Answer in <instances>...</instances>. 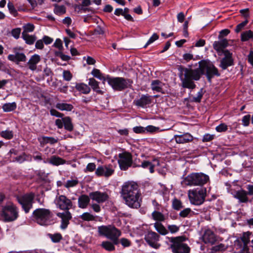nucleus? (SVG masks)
<instances>
[{
  "instance_id": "f257e3e1",
  "label": "nucleus",
  "mask_w": 253,
  "mask_h": 253,
  "mask_svg": "<svg viewBox=\"0 0 253 253\" xmlns=\"http://www.w3.org/2000/svg\"><path fill=\"white\" fill-rule=\"evenodd\" d=\"M199 68L192 69L191 66L185 68L182 66L178 67L179 77L182 86L184 88L193 89L196 87L194 81H199L202 75H206L208 81L211 82L214 77H219L220 74L218 69L209 60H202L199 62Z\"/></svg>"
},
{
  "instance_id": "f03ea898",
  "label": "nucleus",
  "mask_w": 253,
  "mask_h": 253,
  "mask_svg": "<svg viewBox=\"0 0 253 253\" xmlns=\"http://www.w3.org/2000/svg\"><path fill=\"white\" fill-rule=\"evenodd\" d=\"M121 196L129 207L138 209L141 206V193L138 185L133 182H126L122 186Z\"/></svg>"
},
{
  "instance_id": "7ed1b4c3",
  "label": "nucleus",
  "mask_w": 253,
  "mask_h": 253,
  "mask_svg": "<svg viewBox=\"0 0 253 253\" xmlns=\"http://www.w3.org/2000/svg\"><path fill=\"white\" fill-rule=\"evenodd\" d=\"M54 214L49 210L45 208H38L34 210L32 218L38 224L42 226H48L54 223Z\"/></svg>"
},
{
  "instance_id": "20e7f679",
  "label": "nucleus",
  "mask_w": 253,
  "mask_h": 253,
  "mask_svg": "<svg viewBox=\"0 0 253 253\" xmlns=\"http://www.w3.org/2000/svg\"><path fill=\"white\" fill-rule=\"evenodd\" d=\"M209 180L208 175L202 172H193L183 178L181 184L183 186H203Z\"/></svg>"
},
{
  "instance_id": "39448f33",
  "label": "nucleus",
  "mask_w": 253,
  "mask_h": 253,
  "mask_svg": "<svg viewBox=\"0 0 253 253\" xmlns=\"http://www.w3.org/2000/svg\"><path fill=\"white\" fill-rule=\"evenodd\" d=\"M98 233L99 235L111 240L114 244H119V238L121 235V231L115 226L111 225L98 226Z\"/></svg>"
},
{
  "instance_id": "423d86ee",
  "label": "nucleus",
  "mask_w": 253,
  "mask_h": 253,
  "mask_svg": "<svg viewBox=\"0 0 253 253\" xmlns=\"http://www.w3.org/2000/svg\"><path fill=\"white\" fill-rule=\"evenodd\" d=\"M0 216L5 222H12L19 217V209L13 203L2 207Z\"/></svg>"
},
{
  "instance_id": "0eeeda50",
  "label": "nucleus",
  "mask_w": 253,
  "mask_h": 253,
  "mask_svg": "<svg viewBox=\"0 0 253 253\" xmlns=\"http://www.w3.org/2000/svg\"><path fill=\"white\" fill-rule=\"evenodd\" d=\"M187 238L185 236H178L169 238L171 243L170 248L173 253H190V248L184 241Z\"/></svg>"
},
{
  "instance_id": "6e6552de",
  "label": "nucleus",
  "mask_w": 253,
  "mask_h": 253,
  "mask_svg": "<svg viewBox=\"0 0 253 253\" xmlns=\"http://www.w3.org/2000/svg\"><path fill=\"white\" fill-rule=\"evenodd\" d=\"M35 197V193L30 192L23 195L16 196V200L21 206L22 210L27 214L33 208Z\"/></svg>"
},
{
  "instance_id": "1a4fd4ad",
  "label": "nucleus",
  "mask_w": 253,
  "mask_h": 253,
  "mask_svg": "<svg viewBox=\"0 0 253 253\" xmlns=\"http://www.w3.org/2000/svg\"><path fill=\"white\" fill-rule=\"evenodd\" d=\"M207 195V189L202 187L190 190L188 196L190 203L195 205H201L204 203Z\"/></svg>"
},
{
  "instance_id": "9d476101",
  "label": "nucleus",
  "mask_w": 253,
  "mask_h": 253,
  "mask_svg": "<svg viewBox=\"0 0 253 253\" xmlns=\"http://www.w3.org/2000/svg\"><path fill=\"white\" fill-rule=\"evenodd\" d=\"M106 81L108 84L115 90L122 91L128 87V84H131L132 81L130 79H126L122 77L111 78L106 77Z\"/></svg>"
},
{
  "instance_id": "9b49d317",
  "label": "nucleus",
  "mask_w": 253,
  "mask_h": 253,
  "mask_svg": "<svg viewBox=\"0 0 253 253\" xmlns=\"http://www.w3.org/2000/svg\"><path fill=\"white\" fill-rule=\"evenodd\" d=\"M118 163L122 170H126L131 167L134 168V160H133L132 154L127 151L118 154Z\"/></svg>"
},
{
  "instance_id": "f8f14e48",
  "label": "nucleus",
  "mask_w": 253,
  "mask_h": 253,
  "mask_svg": "<svg viewBox=\"0 0 253 253\" xmlns=\"http://www.w3.org/2000/svg\"><path fill=\"white\" fill-rule=\"evenodd\" d=\"M54 203L57 208L66 211H69L70 209L72 208L73 206L71 200L63 195L57 196L55 199Z\"/></svg>"
},
{
  "instance_id": "ddd939ff",
  "label": "nucleus",
  "mask_w": 253,
  "mask_h": 253,
  "mask_svg": "<svg viewBox=\"0 0 253 253\" xmlns=\"http://www.w3.org/2000/svg\"><path fill=\"white\" fill-rule=\"evenodd\" d=\"M160 161L158 158L154 157L150 162L147 160H144L142 162L137 163L136 160H134V168L142 167L143 169H149L150 173L154 172V168L156 166H160Z\"/></svg>"
},
{
  "instance_id": "4468645a",
  "label": "nucleus",
  "mask_w": 253,
  "mask_h": 253,
  "mask_svg": "<svg viewBox=\"0 0 253 253\" xmlns=\"http://www.w3.org/2000/svg\"><path fill=\"white\" fill-rule=\"evenodd\" d=\"M160 235L152 231H148L145 235L144 239L147 243L152 248L157 249L161 245L159 243Z\"/></svg>"
},
{
  "instance_id": "2eb2a0df",
  "label": "nucleus",
  "mask_w": 253,
  "mask_h": 253,
  "mask_svg": "<svg viewBox=\"0 0 253 253\" xmlns=\"http://www.w3.org/2000/svg\"><path fill=\"white\" fill-rule=\"evenodd\" d=\"M115 172V169L112 164H108L100 166L96 169L95 174L98 176H104L109 177Z\"/></svg>"
},
{
  "instance_id": "dca6fc26",
  "label": "nucleus",
  "mask_w": 253,
  "mask_h": 253,
  "mask_svg": "<svg viewBox=\"0 0 253 253\" xmlns=\"http://www.w3.org/2000/svg\"><path fill=\"white\" fill-rule=\"evenodd\" d=\"M247 189L248 190V192L244 190L235 191L234 194V197L238 199L241 203H246L248 202V198L247 195L253 194V185H248Z\"/></svg>"
},
{
  "instance_id": "f3484780",
  "label": "nucleus",
  "mask_w": 253,
  "mask_h": 253,
  "mask_svg": "<svg viewBox=\"0 0 253 253\" xmlns=\"http://www.w3.org/2000/svg\"><path fill=\"white\" fill-rule=\"evenodd\" d=\"M224 57L220 60L219 67L222 70H226L228 67L234 65V60L232 58V53L228 50L223 51Z\"/></svg>"
},
{
  "instance_id": "a211bd4d",
  "label": "nucleus",
  "mask_w": 253,
  "mask_h": 253,
  "mask_svg": "<svg viewBox=\"0 0 253 253\" xmlns=\"http://www.w3.org/2000/svg\"><path fill=\"white\" fill-rule=\"evenodd\" d=\"M89 197L98 204L103 203L108 201L109 198V196L106 192H101L99 191L89 193Z\"/></svg>"
},
{
  "instance_id": "6ab92c4d",
  "label": "nucleus",
  "mask_w": 253,
  "mask_h": 253,
  "mask_svg": "<svg viewBox=\"0 0 253 253\" xmlns=\"http://www.w3.org/2000/svg\"><path fill=\"white\" fill-rule=\"evenodd\" d=\"M14 54H9L7 56L9 60L18 64L20 62H25L26 56L24 53L19 52L17 48H14L13 49Z\"/></svg>"
},
{
  "instance_id": "aec40b11",
  "label": "nucleus",
  "mask_w": 253,
  "mask_h": 253,
  "mask_svg": "<svg viewBox=\"0 0 253 253\" xmlns=\"http://www.w3.org/2000/svg\"><path fill=\"white\" fill-rule=\"evenodd\" d=\"M152 97L148 94H143L139 99H135L133 103L137 106L144 108L152 103Z\"/></svg>"
},
{
  "instance_id": "412c9836",
  "label": "nucleus",
  "mask_w": 253,
  "mask_h": 253,
  "mask_svg": "<svg viewBox=\"0 0 253 253\" xmlns=\"http://www.w3.org/2000/svg\"><path fill=\"white\" fill-rule=\"evenodd\" d=\"M174 139L177 143L184 144L192 142L193 140V136L187 132L180 135H175Z\"/></svg>"
},
{
  "instance_id": "4be33fe9",
  "label": "nucleus",
  "mask_w": 253,
  "mask_h": 253,
  "mask_svg": "<svg viewBox=\"0 0 253 253\" xmlns=\"http://www.w3.org/2000/svg\"><path fill=\"white\" fill-rule=\"evenodd\" d=\"M203 240L205 244L213 245L217 241V238L213 232L208 229L205 231L203 236Z\"/></svg>"
},
{
  "instance_id": "5701e85b",
  "label": "nucleus",
  "mask_w": 253,
  "mask_h": 253,
  "mask_svg": "<svg viewBox=\"0 0 253 253\" xmlns=\"http://www.w3.org/2000/svg\"><path fill=\"white\" fill-rule=\"evenodd\" d=\"M57 216L61 218V228L66 229L69 223V220L72 218L71 213L69 211L62 213L58 212Z\"/></svg>"
},
{
  "instance_id": "b1692460",
  "label": "nucleus",
  "mask_w": 253,
  "mask_h": 253,
  "mask_svg": "<svg viewBox=\"0 0 253 253\" xmlns=\"http://www.w3.org/2000/svg\"><path fill=\"white\" fill-rule=\"evenodd\" d=\"M41 61V57L38 54L32 55L27 62L29 69L35 71L37 69V65Z\"/></svg>"
},
{
  "instance_id": "393cba45",
  "label": "nucleus",
  "mask_w": 253,
  "mask_h": 253,
  "mask_svg": "<svg viewBox=\"0 0 253 253\" xmlns=\"http://www.w3.org/2000/svg\"><path fill=\"white\" fill-rule=\"evenodd\" d=\"M228 45V41L225 39H222L219 41H215L213 44V48L217 52L222 51L223 52L224 48Z\"/></svg>"
},
{
  "instance_id": "a878e982",
  "label": "nucleus",
  "mask_w": 253,
  "mask_h": 253,
  "mask_svg": "<svg viewBox=\"0 0 253 253\" xmlns=\"http://www.w3.org/2000/svg\"><path fill=\"white\" fill-rule=\"evenodd\" d=\"M89 195L85 194L81 195L78 198V206L81 209H85L88 206L90 202Z\"/></svg>"
},
{
  "instance_id": "bb28decb",
  "label": "nucleus",
  "mask_w": 253,
  "mask_h": 253,
  "mask_svg": "<svg viewBox=\"0 0 253 253\" xmlns=\"http://www.w3.org/2000/svg\"><path fill=\"white\" fill-rule=\"evenodd\" d=\"M164 85V84L159 80H155L152 81L151 87V89L153 91H156L158 92H162L164 93L163 92V86Z\"/></svg>"
},
{
  "instance_id": "cd10ccee",
  "label": "nucleus",
  "mask_w": 253,
  "mask_h": 253,
  "mask_svg": "<svg viewBox=\"0 0 253 253\" xmlns=\"http://www.w3.org/2000/svg\"><path fill=\"white\" fill-rule=\"evenodd\" d=\"M152 218L156 222H161L165 221L168 218V216H166L160 211H154L151 214Z\"/></svg>"
},
{
  "instance_id": "c85d7f7f",
  "label": "nucleus",
  "mask_w": 253,
  "mask_h": 253,
  "mask_svg": "<svg viewBox=\"0 0 253 253\" xmlns=\"http://www.w3.org/2000/svg\"><path fill=\"white\" fill-rule=\"evenodd\" d=\"M75 88L82 93L87 94L90 91V88L88 85L84 83H76Z\"/></svg>"
},
{
  "instance_id": "c756f323",
  "label": "nucleus",
  "mask_w": 253,
  "mask_h": 253,
  "mask_svg": "<svg viewBox=\"0 0 253 253\" xmlns=\"http://www.w3.org/2000/svg\"><path fill=\"white\" fill-rule=\"evenodd\" d=\"M88 84L90 85L93 91L99 94H103L104 91L100 90L99 86V83L96 81L94 78H90L89 79Z\"/></svg>"
},
{
  "instance_id": "7c9ffc66",
  "label": "nucleus",
  "mask_w": 253,
  "mask_h": 253,
  "mask_svg": "<svg viewBox=\"0 0 253 253\" xmlns=\"http://www.w3.org/2000/svg\"><path fill=\"white\" fill-rule=\"evenodd\" d=\"M49 163L54 166L64 165L66 163V160L55 155L52 156L48 161Z\"/></svg>"
},
{
  "instance_id": "2f4dec72",
  "label": "nucleus",
  "mask_w": 253,
  "mask_h": 253,
  "mask_svg": "<svg viewBox=\"0 0 253 253\" xmlns=\"http://www.w3.org/2000/svg\"><path fill=\"white\" fill-rule=\"evenodd\" d=\"M41 145H44L47 143L54 144L58 142V139H56L52 137L42 136L41 138H38Z\"/></svg>"
},
{
  "instance_id": "473e14b6",
  "label": "nucleus",
  "mask_w": 253,
  "mask_h": 253,
  "mask_svg": "<svg viewBox=\"0 0 253 253\" xmlns=\"http://www.w3.org/2000/svg\"><path fill=\"white\" fill-rule=\"evenodd\" d=\"M22 37L26 43L29 45L34 44L37 40V37L35 35H30L28 33H26L25 32H22Z\"/></svg>"
},
{
  "instance_id": "72a5a7b5",
  "label": "nucleus",
  "mask_w": 253,
  "mask_h": 253,
  "mask_svg": "<svg viewBox=\"0 0 253 253\" xmlns=\"http://www.w3.org/2000/svg\"><path fill=\"white\" fill-rule=\"evenodd\" d=\"M63 121L64 123L63 126L64 128L68 131H72L74 129V126L72 122V120L69 117H65L63 118Z\"/></svg>"
},
{
  "instance_id": "f704fd0d",
  "label": "nucleus",
  "mask_w": 253,
  "mask_h": 253,
  "mask_svg": "<svg viewBox=\"0 0 253 253\" xmlns=\"http://www.w3.org/2000/svg\"><path fill=\"white\" fill-rule=\"evenodd\" d=\"M154 226L156 231L162 235H166L169 233L168 230L161 222H156L154 224Z\"/></svg>"
},
{
  "instance_id": "c9c22d12",
  "label": "nucleus",
  "mask_w": 253,
  "mask_h": 253,
  "mask_svg": "<svg viewBox=\"0 0 253 253\" xmlns=\"http://www.w3.org/2000/svg\"><path fill=\"white\" fill-rule=\"evenodd\" d=\"M53 12L55 14L61 16L66 13V7L65 5L54 4H53Z\"/></svg>"
},
{
  "instance_id": "e433bc0d",
  "label": "nucleus",
  "mask_w": 253,
  "mask_h": 253,
  "mask_svg": "<svg viewBox=\"0 0 253 253\" xmlns=\"http://www.w3.org/2000/svg\"><path fill=\"white\" fill-rule=\"evenodd\" d=\"M56 108L61 111H71L74 108V106L71 104L58 103L56 104Z\"/></svg>"
},
{
  "instance_id": "4c0bfd02",
  "label": "nucleus",
  "mask_w": 253,
  "mask_h": 253,
  "mask_svg": "<svg viewBox=\"0 0 253 253\" xmlns=\"http://www.w3.org/2000/svg\"><path fill=\"white\" fill-rule=\"evenodd\" d=\"M17 104L14 102L12 103H7L4 104L2 106L3 111L5 112L13 111L16 109Z\"/></svg>"
},
{
  "instance_id": "58836bf2",
  "label": "nucleus",
  "mask_w": 253,
  "mask_h": 253,
  "mask_svg": "<svg viewBox=\"0 0 253 253\" xmlns=\"http://www.w3.org/2000/svg\"><path fill=\"white\" fill-rule=\"evenodd\" d=\"M115 244H114L113 242L112 243L110 241H106L102 242L101 244V246L105 250L111 252L115 250Z\"/></svg>"
},
{
  "instance_id": "ea45409f",
  "label": "nucleus",
  "mask_w": 253,
  "mask_h": 253,
  "mask_svg": "<svg viewBox=\"0 0 253 253\" xmlns=\"http://www.w3.org/2000/svg\"><path fill=\"white\" fill-rule=\"evenodd\" d=\"M47 236L52 242L54 243H59L63 239L62 235L59 233L54 234L48 233Z\"/></svg>"
},
{
  "instance_id": "a19ab883",
  "label": "nucleus",
  "mask_w": 253,
  "mask_h": 253,
  "mask_svg": "<svg viewBox=\"0 0 253 253\" xmlns=\"http://www.w3.org/2000/svg\"><path fill=\"white\" fill-rule=\"evenodd\" d=\"M253 38V32L248 30L243 32L241 34V40L242 42H246Z\"/></svg>"
},
{
  "instance_id": "79ce46f5",
  "label": "nucleus",
  "mask_w": 253,
  "mask_h": 253,
  "mask_svg": "<svg viewBox=\"0 0 253 253\" xmlns=\"http://www.w3.org/2000/svg\"><path fill=\"white\" fill-rule=\"evenodd\" d=\"M172 208L174 210L179 211L183 208L182 202L176 198H174L172 201Z\"/></svg>"
},
{
  "instance_id": "37998d69",
  "label": "nucleus",
  "mask_w": 253,
  "mask_h": 253,
  "mask_svg": "<svg viewBox=\"0 0 253 253\" xmlns=\"http://www.w3.org/2000/svg\"><path fill=\"white\" fill-rule=\"evenodd\" d=\"M194 214V212L191 210L190 208H186L181 211L179 212V216L181 217L185 218L187 217L192 216Z\"/></svg>"
},
{
  "instance_id": "c03bdc74",
  "label": "nucleus",
  "mask_w": 253,
  "mask_h": 253,
  "mask_svg": "<svg viewBox=\"0 0 253 253\" xmlns=\"http://www.w3.org/2000/svg\"><path fill=\"white\" fill-rule=\"evenodd\" d=\"M80 218L83 220L86 221H93L95 219V217L93 215L87 212L83 213L80 215Z\"/></svg>"
},
{
  "instance_id": "a18cd8bd",
  "label": "nucleus",
  "mask_w": 253,
  "mask_h": 253,
  "mask_svg": "<svg viewBox=\"0 0 253 253\" xmlns=\"http://www.w3.org/2000/svg\"><path fill=\"white\" fill-rule=\"evenodd\" d=\"M79 181L78 180V178H75L74 179L67 180L64 185L65 187L69 189L70 188L76 186L79 184Z\"/></svg>"
},
{
  "instance_id": "49530a36",
  "label": "nucleus",
  "mask_w": 253,
  "mask_h": 253,
  "mask_svg": "<svg viewBox=\"0 0 253 253\" xmlns=\"http://www.w3.org/2000/svg\"><path fill=\"white\" fill-rule=\"evenodd\" d=\"M92 75L94 77L103 82L106 81V77H105L100 72V70L97 69H93L91 72Z\"/></svg>"
},
{
  "instance_id": "de8ad7c7",
  "label": "nucleus",
  "mask_w": 253,
  "mask_h": 253,
  "mask_svg": "<svg viewBox=\"0 0 253 253\" xmlns=\"http://www.w3.org/2000/svg\"><path fill=\"white\" fill-rule=\"evenodd\" d=\"M0 136L6 139L9 140L13 138V133L12 131L6 130L4 131H2L0 132Z\"/></svg>"
},
{
  "instance_id": "09e8293b",
  "label": "nucleus",
  "mask_w": 253,
  "mask_h": 253,
  "mask_svg": "<svg viewBox=\"0 0 253 253\" xmlns=\"http://www.w3.org/2000/svg\"><path fill=\"white\" fill-rule=\"evenodd\" d=\"M7 7L9 12L14 17H16L18 15V12L17 10L14 7V4L12 2L9 1L7 3Z\"/></svg>"
},
{
  "instance_id": "8fccbe9b",
  "label": "nucleus",
  "mask_w": 253,
  "mask_h": 253,
  "mask_svg": "<svg viewBox=\"0 0 253 253\" xmlns=\"http://www.w3.org/2000/svg\"><path fill=\"white\" fill-rule=\"evenodd\" d=\"M249 21L248 19H245L243 22H241V23L238 24L236 28L235 29V31L236 33H239L242 30L244 29L245 27L247 25Z\"/></svg>"
},
{
  "instance_id": "3c124183",
  "label": "nucleus",
  "mask_w": 253,
  "mask_h": 253,
  "mask_svg": "<svg viewBox=\"0 0 253 253\" xmlns=\"http://www.w3.org/2000/svg\"><path fill=\"white\" fill-rule=\"evenodd\" d=\"M203 89L201 88L200 91L198 92L197 96L196 97H193L191 98V101L196 103H200L201 101V99L203 97Z\"/></svg>"
},
{
  "instance_id": "603ef678",
  "label": "nucleus",
  "mask_w": 253,
  "mask_h": 253,
  "mask_svg": "<svg viewBox=\"0 0 253 253\" xmlns=\"http://www.w3.org/2000/svg\"><path fill=\"white\" fill-rule=\"evenodd\" d=\"M159 36L157 34H156V33L153 34V35L150 37V38L147 41L146 44L144 46V47L146 48L148 45L151 44L154 42H155L156 40H158L159 39Z\"/></svg>"
},
{
  "instance_id": "864d4df0",
  "label": "nucleus",
  "mask_w": 253,
  "mask_h": 253,
  "mask_svg": "<svg viewBox=\"0 0 253 253\" xmlns=\"http://www.w3.org/2000/svg\"><path fill=\"white\" fill-rule=\"evenodd\" d=\"M63 77L64 80L67 81H70L71 80L73 76L70 71L64 70L63 72Z\"/></svg>"
},
{
  "instance_id": "5fc2aeb1",
  "label": "nucleus",
  "mask_w": 253,
  "mask_h": 253,
  "mask_svg": "<svg viewBox=\"0 0 253 253\" xmlns=\"http://www.w3.org/2000/svg\"><path fill=\"white\" fill-rule=\"evenodd\" d=\"M119 243H120L124 248L128 247L131 245V241L125 238H121L119 241Z\"/></svg>"
},
{
  "instance_id": "6e6d98bb",
  "label": "nucleus",
  "mask_w": 253,
  "mask_h": 253,
  "mask_svg": "<svg viewBox=\"0 0 253 253\" xmlns=\"http://www.w3.org/2000/svg\"><path fill=\"white\" fill-rule=\"evenodd\" d=\"M227 126L224 123H222L220 124L219 125L217 126L215 128L217 132H225L227 130Z\"/></svg>"
},
{
  "instance_id": "4d7b16f0",
  "label": "nucleus",
  "mask_w": 253,
  "mask_h": 253,
  "mask_svg": "<svg viewBox=\"0 0 253 253\" xmlns=\"http://www.w3.org/2000/svg\"><path fill=\"white\" fill-rule=\"evenodd\" d=\"M26 154L23 153L22 155L15 157L13 160V162H17L19 163H22L26 160Z\"/></svg>"
},
{
  "instance_id": "13d9d810",
  "label": "nucleus",
  "mask_w": 253,
  "mask_h": 253,
  "mask_svg": "<svg viewBox=\"0 0 253 253\" xmlns=\"http://www.w3.org/2000/svg\"><path fill=\"white\" fill-rule=\"evenodd\" d=\"M34 28L35 26L33 24L28 23L23 26L24 31L23 32H25L26 33L31 32L34 31Z\"/></svg>"
},
{
  "instance_id": "bf43d9fd",
  "label": "nucleus",
  "mask_w": 253,
  "mask_h": 253,
  "mask_svg": "<svg viewBox=\"0 0 253 253\" xmlns=\"http://www.w3.org/2000/svg\"><path fill=\"white\" fill-rule=\"evenodd\" d=\"M96 169V165L94 163H90L88 164L85 169H84V172H92Z\"/></svg>"
},
{
  "instance_id": "052dcab7",
  "label": "nucleus",
  "mask_w": 253,
  "mask_h": 253,
  "mask_svg": "<svg viewBox=\"0 0 253 253\" xmlns=\"http://www.w3.org/2000/svg\"><path fill=\"white\" fill-rule=\"evenodd\" d=\"M20 33L21 29L20 28L13 29L11 31L12 36L16 39H17L19 38Z\"/></svg>"
},
{
  "instance_id": "680f3d73",
  "label": "nucleus",
  "mask_w": 253,
  "mask_h": 253,
  "mask_svg": "<svg viewBox=\"0 0 253 253\" xmlns=\"http://www.w3.org/2000/svg\"><path fill=\"white\" fill-rule=\"evenodd\" d=\"M168 231L171 233H175L179 230V227L176 225H169L168 226Z\"/></svg>"
},
{
  "instance_id": "e2e57ef3",
  "label": "nucleus",
  "mask_w": 253,
  "mask_h": 253,
  "mask_svg": "<svg viewBox=\"0 0 253 253\" xmlns=\"http://www.w3.org/2000/svg\"><path fill=\"white\" fill-rule=\"evenodd\" d=\"M225 250V246L223 244H220L218 245L213 246L211 249V250L215 252H219L220 251H224Z\"/></svg>"
},
{
  "instance_id": "0e129e2a",
  "label": "nucleus",
  "mask_w": 253,
  "mask_h": 253,
  "mask_svg": "<svg viewBox=\"0 0 253 253\" xmlns=\"http://www.w3.org/2000/svg\"><path fill=\"white\" fill-rule=\"evenodd\" d=\"M133 131L136 133H144L145 132L146 128L143 126H135L133 128Z\"/></svg>"
},
{
  "instance_id": "69168bd1",
  "label": "nucleus",
  "mask_w": 253,
  "mask_h": 253,
  "mask_svg": "<svg viewBox=\"0 0 253 253\" xmlns=\"http://www.w3.org/2000/svg\"><path fill=\"white\" fill-rule=\"evenodd\" d=\"M214 135L210 134H206L204 135L202 141L204 142H209L214 139Z\"/></svg>"
},
{
  "instance_id": "338daca9",
  "label": "nucleus",
  "mask_w": 253,
  "mask_h": 253,
  "mask_svg": "<svg viewBox=\"0 0 253 253\" xmlns=\"http://www.w3.org/2000/svg\"><path fill=\"white\" fill-rule=\"evenodd\" d=\"M50 113L51 115H52L53 116L59 117V118H62L64 116L63 114L59 112L58 111H57V110H56L54 109H51L50 110Z\"/></svg>"
},
{
  "instance_id": "774afa93",
  "label": "nucleus",
  "mask_w": 253,
  "mask_h": 253,
  "mask_svg": "<svg viewBox=\"0 0 253 253\" xmlns=\"http://www.w3.org/2000/svg\"><path fill=\"white\" fill-rule=\"evenodd\" d=\"M53 46L58 48L60 50H61L63 48L62 41L59 39H56L54 43Z\"/></svg>"
}]
</instances>
